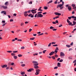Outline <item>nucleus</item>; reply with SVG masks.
<instances>
[{"label":"nucleus","instance_id":"2f4dec72","mask_svg":"<svg viewBox=\"0 0 76 76\" xmlns=\"http://www.w3.org/2000/svg\"><path fill=\"white\" fill-rule=\"evenodd\" d=\"M51 45V43H50L48 45V47H50Z\"/></svg>","mask_w":76,"mask_h":76},{"label":"nucleus","instance_id":"9d476101","mask_svg":"<svg viewBox=\"0 0 76 76\" xmlns=\"http://www.w3.org/2000/svg\"><path fill=\"white\" fill-rule=\"evenodd\" d=\"M73 24H72L71 25V26H73V25H76V22L75 21H73Z\"/></svg>","mask_w":76,"mask_h":76},{"label":"nucleus","instance_id":"4d7b16f0","mask_svg":"<svg viewBox=\"0 0 76 76\" xmlns=\"http://www.w3.org/2000/svg\"><path fill=\"white\" fill-rule=\"evenodd\" d=\"M5 12V11H3L1 12V13H4V12Z\"/></svg>","mask_w":76,"mask_h":76},{"label":"nucleus","instance_id":"49530a36","mask_svg":"<svg viewBox=\"0 0 76 76\" xmlns=\"http://www.w3.org/2000/svg\"><path fill=\"white\" fill-rule=\"evenodd\" d=\"M24 14H26V13H28V12L27 11H25L23 13Z\"/></svg>","mask_w":76,"mask_h":76},{"label":"nucleus","instance_id":"cd10ccee","mask_svg":"<svg viewBox=\"0 0 76 76\" xmlns=\"http://www.w3.org/2000/svg\"><path fill=\"white\" fill-rule=\"evenodd\" d=\"M12 52L13 53H18V50L13 51Z\"/></svg>","mask_w":76,"mask_h":76},{"label":"nucleus","instance_id":"bb28decb","mask_svg":"<svg viewBox=\"0 0 76 76\" xmlns=\"http://www.w3.org/2000/svg\"><path fill=\"white\" fill-rule=\"evenodd\" d=\"M14 58L15 59H17V58H18V57H17V56H14Z\"/></svg>","mask_w":76,"mask_h":76},{"label":"nucleus","instance_id":"4468645a","mask_svg":"<svg viewBox=\"0 0 76 76\" xmlns=\"http://www.w3.org/2000/svg\"><path fill=\"white\" fill-rule=\"evenodd\" d=\"M2 7H3L4 9H7V7L6 6H2Z\"/></svg>","mask_w":76,"mask_h":76},{"label":"nucleus","instance_id":"20e7f679","mask_svg":"<svg viewBox=\"0 0 76 76\" xmlns=\"http://www.w3.org/2000/svg\"><path fill=\"white\" fill-rule=\"evenodd\" d=\"M71 18L73 19H74L73 20L76 21V17L74 16V15H73L71 16Z\"/></svg>","mask_w":76,"mask_h":76},{"label":"nucleus","instance_id":"3c124183","mask_svg":"<svg viewBox=\"0 0 76 76\" xmlns=\"http://www.w3.org/2000/svg\"><path fill=\"white\" fill-rule=\"evenodd\" d=\"M52 23L53 24H56V23L54 21L52 22Z\"/></svg>","mask_w":76,"mask_h":76},{"label":"nucleus","instance_id":"f257e3e1","mask_svg":"<svg viewBox=\"0 0 76 76\" xmlns=\"http://www.w3.org/2000/svg\"><path fill=\"white\" fill-rule=\"evenodd\" d=\"M32 63H33L34 66V69H37L39 68V66H37L39 64L38 63V62L34 61H33Z\"/></svg>","mask_w":76,"mask_h":76},{"label":"nucleus","instance_id":"6ab92c4d","mask_svg":"<svg viewBox=\"0 0 76 76\" xmlns=\"http://www.w3.org/2000/svg\"><path fill=\"white\" fill-rule=\"evenodd\" d=\"M44 9L45 10H47V9H48V7H44Z\"/></svg>","mask_w":76,"mask_h":76},{"label":"nucleus","instance_id":"39448f33","mask_svg":"<svg viewBox=\"0 0 76 76\" xmlns=\"http://www.w3.org/2000/svg\"><path fill=\"white\" fill-rule=\"evenodd\" d=\"M34 69L33 68H30L28 70H27V72H31V71H32V70L34 71Z\"/></svg>","mask_w":76,"mask_h":76},{"label":"nucleus","instance_id":"13d9d810","mask_svg":"<svg viewBox=\"0 0 76 76\" xmlns=\"http://www.w3.org/2000/svg\"><path fill=\"white\" fill-rule=\"evenodd\" d=\"M13 20L12 19L10 20V22H13Z\"/></svg>","mask_w":76,"mask_h":76},{"label":"nucleus","instance_id":"052dcab7","mask_svg":"<svg viewBox=\"0 0 76 76\" xmlns=\"http://www.w3.org/2000/svg\"><path fill=\"white\" fill-rule=\"evenodd\" d=\"M34 45H37V43H36V42H34Z\"/></svg>","mask_w":76,"mask_h":76},{"label":"nucleus","instance_id":"7ed1b4c3","mask_svg":"<svg viewBox=\"0 0 76 76\" xmlns=\"http://www.w3.org/2000/svg\"><path fill=\"white\" fill-rule=\"evenodd\" d=\"M36 73H35V75H39V72L41 71V70H40L39 69H36Z\"/></svg>","mask_w":76,"mask_h":76},{"label":"nucleus","instance_id":"dca6fc26","mask_svg":"<svg viewBox=\"0 0 76 76\" xmlns=\"http://www.w3.org/2000/svg\"><path fill=\"white\" fill-rule=\"evenodd\" d=\"M24 74H25V72H21V75H23V76H24V75H24Z\"/></svg>","mask_w":76,"mask_h":76},{"label":"nucleus","instance_id":"0e129e2a","mask_svg":"<svg viewBox=\"0 0 76 76\" xmlns=\"http://www.w3.org/2000/svg\"><path fill=\"white\" fill-rule=\"evenodd\" d=\"M2 23H5V20H3L2 21Z\"/></svg>","mask_w":76,"mask_h":76},{"label":"nucleus","instance_id":"603ef678","mask_svg":"<svg viewBox=\"0 0 76 76\" xmlns=\"http://www.w3.org/2000/svg\"><path fill=\"white\" fill-rule=\"evenodd\" d=\"M15 63L13 62L11 64V65H12V66H13V65H14Z\"/></svg>","mask_w":76,"mask_h":76},{"label":"nucleus","instance_id":"412c9836","mask_svg":"<svg viewBox=\"0 0 76 76\" xmlns=\"http://www.w3.org/2000/svg\"><path fill=\"white\" fill-rule=\"evenodd\" d=\"M35 39V37H32L30 39L31 40H34Z\"/></svg>","mask_w":76,"mask_h":76},{"label":"nucleus","instance_id":"37998d69","mask_svg":"<svg viewBox=\"0 0 76 76\" xmlns=\"http://www.w3.org/2000/svg\"><path fill=\"white\" fill-rule=\"evenodd\" d=\"M42 13V12H38L37 13V14H40L39 13Z\"/></svg>","mask_w":76,"mask_h":76},{"label":"nucleus","instance_id":"f704fd0d","mask_svg":"<svg viewBox=\"0 0 76 76\" xmlns=\"http://www.w3.org/2000/svg\"><path fill=\"white\" fill-rule=\"evenodd\" d=\"M46 51H47V50H43V54H45V52Z\"/></svg>","mask_w":76,"mask_h":76},{"label":"nucleus","instance_id":"1a4fd4ad","mask_svg":"<svg viewBox=\"0 0 76 76\" xmlns=\"http://www.w3.org/2000/svg\"><path fill=\"white\" fill-rule=\"evenodd\" d=\"M37 10V9H36V10H32L31 11V12L33 14H34V13H35V12H34V11H36V10Z\"/></svg>","mask_w":76,"mask_h":76},{"label":"nucleus","instance_id":"ddd939ff","mask_svg":"<svg viewBox=\"0 0 76 76\" xmlns=\"http://www.w3.org/2000/svg\"><path fill=\"white\" fill-rule=\"evenodd\" d=\"M60 64H60V63L59 62L57 64L58 67H61V65H60Z\"/></svg>","mask_w":76,"mask_h":76},{"label":"nucleus","instance_id":"423d86ee","mask_svg":"<svg viewBox=\"0 0 76 76\" xmlns=\"http://www.w3.org/2000/svg\"><path fill=\"white\" fill-rule=\"evenodd\" d=\"M54 14L56 15H57L58 16H60V15H61V14L57 12H55L54 13Z\"/></svg>","mask_w":76,"mask_h":76},{"label":"nucleus","instance_id":"aec40b11","mask_svg":"<svg viewBox=\"0 0 76 76\" xmlns=\"http://www.w3.org/2000/svg\"><path fill=\"white\" fill-rule=\"evenodd\" d=\"M52 58H53V60H55V59H56V57H55L54 56H53L52 57Z\"/></svg>","mask_w":76,"mask_h":76},{"label":"nucleus","instance_id":"a211bd4d","mask_svg":"<svg viewBox=\"0 0 76 76\" xmlns=\"http://www.w3.org/2000/svg\"><path fill=\"white\" fill-rule=\"evenodd\" d=\"M54 28H55L53 27V26H51L50 28V29H54Z\"/></svg>","mask_w":76,"mask_h":76},{"label":"nucleus","instance_id":"473e14b6","mask_svg":"<svg viewBox=\"0 0 76 76\" xmlns=\"http://www.w3.org/2000/svg\"><path fill=\"white\" fill-rule=\"evenodd\" d=\"M63 60L62 59H61L59 60V62H63Z\"/></svg>","mask_w":76,"mask_h":76},{"label":"nucleus","instance_id":"4c0bfd02","mask_svg":"<svg viewBox=\"0 0 76 76\" xmlns=\"http://www.w3.org/2000/svg\"><path fill=\"white\" fill-rule=\"evenodd\" d=\"M72 7H75V4H72Z\"/></svg>","mask_w":76,"mask_h":76},{"label":"nucleus","instance_id":"8fccbe9b","mask_svg":"<svg viewBox=\"0 0 76 76\" xmlns=\"http://www.w3.org/2000/svg\"><path fill=\"white\" fill-rule=\"evenodd\" d=\"M68 18L69 20H70V19H71V18H72V16L68 17Z\"/></svg>","mask_w":76,"mask_h":76},{"label":"nucleus","instance_id":"e2e57ef3","mask_svg":"<svg viewBox=\"0 0 76 76\" xmlns=\"http://www.w3.org/2000/svg\"><path fill=\"white\" fill-rule=\"evenodd\" d=\"M56 30H57V29H53V31H55Z\"/></svg>","mask_w":76,"mask_h":76},{"label":"nucleus","instance_id":"a18cd8bd","mask_svg":"<svg viewBox=\"0 0 76 76\" xmlns=\"http://www.w3.org/2000/svg\"><path fill=\"white\" fill-rule=\"evenodd\" d=\"M21 26H22L23 25H24V23H22L20 24Z\"/></svg>","mask_w":76,"mask_h":76},{"label":"nucleus","instance_id":"5701e85b","mask_svg":"<svg viewBox=\"0 0 76 76\" xmlns=\"http://www.w3.org/2000/svg\"><path fill=\"white\" fill-rule=\"evenodd\" d=\"M7 52L8 53H12V51L11 50L7 51Z\"/></svg>","mask_w":76,"mask_h":76},{"label":"nucleus","instance_id":"bf43d9fd","mask_svg":"<svg viewBox=\"0 0 76 76\" xmlns=\"http://www.w3.org/2000/svg\"><path fill=\"white\" fill-rule=\"evenodd\" d=\"M31 15H32V14H30L28 15V16H29V17H30V16L31 17Z\"/></svg>","mask_w":76,"mask_h":76},{"label":"nucleus","instance_id":"c756f323","mask_svg":"<svg viewBox=\"0 0 76 76\" xmlns=\"http://www.w3.org/2000/svg\"><path fill=\"white\" fill-rule=\"evenodd\" d=\"M68 25H72V22H70L69 23H68Z\"/></svg>","mask_w":76,"mask_h":76},{"label":"nucleus","instance_id":"4be33fe9","mask_svg":"<svg viewBox=\"0 0 76 76\" xmlns=\"http://www.w3.org/2000/svg\"><path fill=\"white\" fill-rule=\"evenodd\" d=\"M66 47H68V48H70V47H71L70 46V45H66Z\"/></svg>","mask_w":76,"mask_h":76},{"label":"nucleus","instance_id":"09e8293b","mask_svg":"<svg viewBox=\"0 0 76 76\" xmlns=\"http://www.w3.org/2000/svg\"><path fill=\"white\" fill-rule=\"evenodd\" d=\"M70 21H69V19H67V22L68 23H70Z\"/></svg>","mask_w":76,"mask_h":76},{"label":"nucleus","instance_id":"f3484780","mask_svg":"<svg viewBox=\"0 0 76 76\" xmlns=\"http://www.w3.org/2000/svg\"><path fill=\"white\" fill-rule=\"evenodd\" d=\"M4 4L5 6H8V2L7 1L6 2H5Z\"/></svg>","mask_w":76,"mask_h":76},{"label":"nucleus","instance_id":"680f3d73","mask_svg":"<svg viewBox=\"0 0 76 76\" xmlns=\"http://www.w3.org/2000/svg\"><path fill=\"white\" fill-rule=\"evenodd\" d=\"M38 54V53H35L34 54H33V56H35L36 55V56H37Z\"/></svg>","mask_w":76,"mask_h":76},{"label":"nucleus","instance_id":"6e6d98bb","mask_svg":"<svg viewBox=\"0 0 76 76\" xmlns=\"http://www.w3.org/2000/svg\"><path fill=\"white\" fill-rule=\"evenodd\" d=\"M55 19H57V18H60L59 16H57L56 17H55Z\"/></svg>","mask_w":76,"mask_h":76},{"label":"nucleus","instance_id":"ea45409f","mask_svg":"<svg viewBox=\"0 0 76 76\" xmlns=\"http://www.w3.org/2000/svg\"><path fill=\"white\" fill-rule=\"evenodd\" d=\"M56 44V42H52L51 44H52V45H53V44Z\"/></svg>","mask_w":76,"mask_h":76},{"label":"nucleus","instance_id":"c03bdc74","mask_svg":"<svg viewBox=\"0 0 76 76\" xmlns=\"http://www.w3.org/2000/svg\"><path fill=\"white\" fill-rule=\"evenodd\" d=\"M11 55L12 56H15V54L13 53H12Z\"/></svg>","mask_w":76,"mask_h":76},{"label":"nucleus","instance_id":"338daca9","mask_svg":"<svg viewBox=\"0 0 76 76\" xmlns=\"http://www.w3.org/2000/svg\"><path fill=\"white\" fill-rule=\"evenodd\" d=\"M75 62H76V59L75 60L73 61V63H75Z\"/></svg>","mask_w":76,"mask_h":76},{"label":"nucleus","instance_id":"a878e982","mask_svg":"<svg viewBox=\"0 0 76 76\" xmlns=\"http://www.w3.org/2000/svg\"><path fill=\"white\" fill-rule=\"evenodd\" d=\"M53 2V0H51L49 1V2L48 3V4H50V3H52Z\"/></svg>","mask_w":76,"mask_h":76},{"label":"nucleus","instance_id":"c9c22d12","mask_svg":"<svg viewBox=\"0 0 76 76\" xmlns=\"http://www.w3.org/2000/svg\"><path fill=\"white\" fill-rule=\"evenodd\" d=\"M27 12V13H31V10L28 11Z\"/></svg>","mask_w":76,"mask_h":76},{"label":"nucleus","instance_id":"79ce46f5","mask_svg":"<svg viewBox=\"0 0 76 76\" xmlns=\"http://www.w3.org/2000/svg\"><path fill=\"white\" fill-rule=\"evenodd\" d=\"M25 49V47L24 46L22 47L21 48V49Z\"/></svg>","mask_w":76,"mask_h":76},{"label":"nucleus","instance_id":"5fc2aeb1","mask_svg":"<svg viewBox=\"0 0 76 76\" xmlns=\"http://www.w3.org/2000/svg\"><path fill=\"white\" fill-rule=\"evenodd\" d=\"M73 42H72V43H71V44H70V45H71L72 46V45H73Z\"/></svg>","mask_w":76,"mask_h":76},{"label":"nucleus","instance_id":"0eeeda50","mask_svg":"<svg viewBox=\"0 0 76 76\" xmlns=\"http://www.w3.org/2000/svg\"><path fill=\"white\" fill-rule=\"evenodd\" d=\"M7 66L6 64L3 65L1 66V67H2V68H5L7 67Z\"/></svg>","mask_w":76,"mask_h":76},{"label":"nucleus","instance_id":"6e6552de","mask_svg":"<svg viewBox=\"0 0 76 76\" xmlns=\"http://www.w3.org/2000/svg\"><path fill=\"white\" fill-rule=\"evenodd\" d=\"M54 54V51H52V52H51L50 53H49V55H50V56H53V54Z\"/></svg>","mask_w":76,"mask_h":76},{"label":"nucleus","instance_id":"864d4df0","mask_svg":"<svg viewBox=\"0 0 76 76\" xmlns=\"http://www.w3.org/2000/svg\"><path fill=\"white\" fill-rule=\"evenodd\" d=\"M34 15H31L30 16L31 18H34Z\"/></svg>","mask_w":76,"mask_h":76},{"label":"nucleus","instance_id":"9b49d317","mask_svg":"<svg viewBox=\"0 0 76 76\" xmlns=\"http://www.w3.org/2000/svg\"><path fill=\"white\" fill-rule=\"evenodd\" d=\"M56 49L55 50L54 52L57 53L58 52V51L57 50H58V48L57 47L56 48Z\"/></svg>","mask_w":76,"mask_h":76},{"label":"nucleus","instance_id":"393cba45","mask_svg":"<svg viewBox=\"0 0 76 76\" xmlns=\"http://www.w3.org/2000/svg\"><path fill=\"white\" fill-rule=\"evenodd\" d=\"M25 66H26L25 64H23L21 65V66H22V67H25Z\"/></svg>","mask_w":76,"mask_h":76},{"label":"nucleus","instance_id":"e433bc0d","mask_svg":"<svg viewBox=\"0 0 76 76\" xmlns=\"http://www.w3.org/2000/svg\"><path fill=\"white\" fill-rule=\"evenodd\" d=\"M55 23H58V20H56L55 21Z\"/></svg>","mask_w":76,"mask_h":76},{"label":"nucleus","instance_id":"f03ea898","mask_svg":"<svg viewBox=\"0 0 76 76\" xmlns=\"http://www.w3.org/2000/svg\"><path fill=\"white\" fill-rule=\"evenodd\" d=\"M35 18L37 17V18H42L43 17V15H42L41 14H36L34 16Z\"/></svg>","mask_w":76,"mask_h":76},{"label":"nucleus","instance_id":"72a5a7b5","mask_svg":"<svg viewBox=\"0 0 76 76\" xmlns=\"http://www.w3.org/2000/svg\"><path fill=\"white\" fill-rule=\"evenodd\" d=\"M53 47H57V46H58V45H57V44H56V45H53Z\"/></svg>","mask_w":76,"mask_h":76},{"label":"nucleus","instance_id":"c85d7f7f","mask_svg":"<svg viewBox=\"0 0 76 76\" xmlns=\"http://www.w3.org/2000/svg\"><path fill=\"white\" fill-rule=\"evenodd\" d=\"M59 7H62V6H63L62 4H59Z\"/></svg>","mask_w":76,"mask_h":76},{"label":"nucleus","instance_id":"f8f14e48","mask_svg":"<svg viewBox=\"0 0 76 76\" xmlns=\"http://www.w3.org/2000/svg\"><path fill=\"white\" fill-rule=\"evenodd\" d=\"M60 56H65L64 53L63 52H61Z\"/></svg>","mask_w":76,"mask_h":76},{"label":"nucleus","instance_id":"a19ab883","mask_svg":"<svg viewBox=\"0 0 76 76\" xmlns=\"http://www.w3.org/2000/svg\"><path fill=\"white\" fill-rule=\"evenodd\" d=\"M55 57H56V58H57V57H58V55H55Z\"/></svg>","mask_w":76,"mask_h":76},{"label":"nucleus","instance_id":"58836bf2","mask_svg":"<svg viewBox=\"0 0 76 76\" xmlns=\"http://www.w3.org/2000/svg\"><path fill=\"white\" fill-rule=\"evenodd\" d=\"M58 69V67L56 66L54 67V69Z\"/></svg>","mask_w":76,"mask_h":76},{"label":"nucleus","instance_id":"69168bd1","mask_svg":"<svg viewBox=\"0 0 76 76\" xmlns=\"http://www.w3.org/2000/svg\"><path fill=\"white\" fill-rule=\"evenodd\" d=\"M62 24H60V25L59 26V27H61L62 26Z\"/></svg>","mask_w":76,"mask_h":76},{"label":"nucleus","instance_id":"2eb2a0df","mask_svg":"<svg viewBox=\"0 0 76 76\" xmlns=\"http://www.w3.org/2000/svg\"><path fill=\"white\" fill-rule=\"evenodd\" d=\"M68 9L69 10H72V7H70V6H68Z\"/></svg>","mask_w":76,"mask_h":76},{"label":"nucleus","instance_id":"7c9ffc66","mask_svg":"<svg viewBox=\"0 0 76 76\" xmlns=\"http://www.w3.org/2000/svg\"><path fill=\"white\" fill-rule=\"evenodd\" d=\"M24 16H25L26 17L28 15V14H24Z\"/></svg>","mask_w":76,"mask_h":76},{"label":"nucleus","instance_id":"b1692460","mask_svg":"<svg viewBox=\"0 0 76 76\" xmlns=\"http://www.w3.org/2000/svg\"><path fill=\"white\" fill-rule=\"evenodd\" d=\"M18 56L19 57H22V55L21 54H18Z\"/></svg>","mask_w":76,"mask_h":76},{"label":"nucleus","instance_id":"de8ad7c7","mask_svg":"<svg viewBox=\"0 0 76 76\" xmlns=\"http://www.w3.org/2000/svg\"><path fill=\"white\" fill-rule=\"evenodd\" d=\"M17 41H20V42L22 41V39H18Z\"/></svg>","mask_w":76,"mask_h":76},{"label":"nucleus","instance_id":"774afa93","mask_svg":"<svg viewBox=\"0 0 76 76\" xmlns=\"http://www.w3.org/2000/svg\"><path fill=\"white\" fill-rule=\"evenodd\" d=\"M16 13H14V14H13V16H16Z\"/></svg>","mask_w":76,"mask_h":76}]
</instances>
